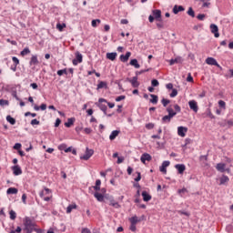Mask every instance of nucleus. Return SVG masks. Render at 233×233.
Here are the masks:
<instances>
[{
	"mask_svg": "<svg viewBox=\"0 0 233 233\" xmlns=\"http://www.w3.org/2000/svg\"><path fill=\"white\" fill-rule=\"evenodd\" d=\"M151 85L152 86H159V81H157V79H153Z\"/></svg>",
	"mask_w": 233,
	"mask_h": 233,
	"instance_id": "09e8293b",
	"label": "nucleus"
},
{
	"mask_svg": "<svg viewBox=\"0 0 233 233\" xmlns=\"http://www.w3.org/2000/svg\"><path fill=\"white\" fill-rule=\"evenodd\" d=\"M187 81L188 83H193L194 82V77H192V75L188 74V76L187 77Z\"/></svg>",
	"mask_w": 233,
	"mask_h": 233,
	"instance_id": "6e6d98bb",
	"label": "nucleus"
},
{
	"mask_svg": "<svg viewBox=\"0 0 233 233\" xmlns=\"http://www.w3.org/2000/svg\"><path fill=\"white\" fill-rule=\"evenodd\" d=\"M40 123L41 122H39V120H37V119H33V120H31V125H32V127H34V126H35V125H40Z\"/></svg>",
	"mask_w": 233,
	"mask_h": 233,
	"instance_id": "3c124183",
	"label": "nucleus"
},
{
	"mask_svg": "<svg viewBox=\"0 0 233 233\" xmlns=\"http://www.w3.org/2000/svg\"><path fill=\"white\" fill-rule=\"evenodd\" d=\"M107 84L105 81H100L97 85L96 90H101V88H106Z\"/></svg>",
	"mask_w": 233,
	"mask_h": 233,
	"instance_id": "c756f323",
	"label": "nucleus"
},
{
	"mask_svg": "<svg viewBox=\"0 0 233 233\" xmlns=\"http://www.w3.org/2000/svg\"><path fill=\"white\" fill-rule=\"evenodd\" d=\"M187 15H189L190 17H196V13L194 12V9L192 7L188 8Z\"/></svg>",
	"mask_w": 233,
	"mask_h": 233,
	"instance_id": "79ce46f5",
	"label": "nucleus"
},
{
	"mask_svg": "<svg viewBox=\"0 0 233 233\" xmlns=\"http://www.w3.org/2000/svg\"><path fill=\"white\" fill-rule=\"evenodd\" d=\"M28 54H30V48L25 47L23 49V51H21L20 55L25 57V56H28Z\"/></svg>",
	"mask_w": 233,
	"mask_h": 233,
	"instance_id": "e433bc0d",
	"label": "nucleus"
},
{
	"mask_svg": "<svg viewBox=\"0 0 233 233\" xmlns=\"http://www.w3.org/2000/svg\"><path fill=\"white\" fill-rule=\"evenodd\" d=\"M35 228V223L32 221L30 218L26 217L24 219V228H23L24 233H32L34 232Z\"/></svg>",
	"mask_w": 233,
	"mask_h": 233,
	"instance_id": "f257e3e1",
	"label": "nucleus"
},
{
	"mask_svg": "<svg viewBox=\"0 0 233 233\" xmlns=\"http://www.w3.org/2000/svg\"><path fill=\"white\" fill-rule=\"evenodd\" d=\"M39 197L44 199V201H50L52 199V189L45 187L39 192Z\"/></svg>",
	"mask_w": 233,
	"mask_h": 233,
	"instance_id": "f03ea898",
	"label": "nucleus"
},
{
	"mask_svg": "<svg viewBox=\"0 0 233 233\" xmlns=\"http://www.w3.org/2000/svg\"><path fill=\"white\" fill-rule=\"evenodd\" d=\"M104 103H106V99L99 98L98 103L96 105L100 108V110H102V112H104V114H106V110L108 107Z\"/></svg>",
	"mask_w": 233,
	"mask_h": 233,
	"instance_id": "39448f33",
	"label": "nucleus"
},
{
	"mask_svg": "<svg viewBox=\"0 0 233 233\" xmlns=\"http://www.w3.org/2000/svg\"><path fill=\"white\" fill-rule=\"evenodd\" d=\"M76 208H77V205L76 204L69 205L66 208V214H70L72 210H75Z\"/></svg>",
	"mask_w": 233,
	"mask_h": 233,
	"instance_id": "7c9ffc66",
	"label": "nucleus"
},
{
	"mask_svg": "<svg viewBox=\"0 0 233 233\" xmlns=\"http://www.w3.org/2000/svg\"><path fill=\"white\" fill-rule=\"evenodd\" d=\"M218 106H220V108H223V110H225L227 108V103H225V101L223 100H219Z\"/></svg>",
	"mask_w": 233,
	"mask_h": 233,
	"instance_id": "37998d69",
	"label": "nucleus"
},
{
	"mask_svg": "<svg viewBox=\"0 0 233 233\" xmlns=\"http://www.w3.org/2000/svg\"><path fill=\"white\" fill-rule=\"evenodd\" d=\"M12 61L15 64V66H17V65H19V58L18 57L13 56Z\"/></svg>",
	"mask_w": 233,
	"mask_h": 233,
	"instance_id": "de8ad7c7",
	"label": "nucleus"
},
{
	"mask_svg": "<svg viewBox=\"0 0 233 233\" xmlns=\"http://www.w3.org/2000/svg\"><path fill=\"white\" fill-rule=\"evenodd\" d=\"M66 24H60V23H58L56 25V28H57V30H59V32H63V28H66Z\"/></svg>",
	"mask_w": 233,
	"mask_h": 233,
	"instance_id": "a19ab883",
	"label": "nucleus"
},
{
	"mask_svg": "<svg viewBox=\"0 0 233 233\" xmlns=\"http://www.w3.org/2000/svg\"><path fill=\"white\" fill-rule=\"evenodd\" d=\"M146 128H147V130H152V128H154V124H152V123L147 124V125H146Z\"/></svg>",
	"mask_w": 233,
	"mask_h": 233,
	"instance_id": "4d7b16f0",
	"label": "nucleus"
},
{
	"mask_svg": "<svg viewBox=\"0 0 233 233\" xmlns=\"http://www.w3.org/2000/svg\"><path fill=\"white\" fill-rule=\"evenodd\" d=\"M176 96H177V89H172L170 97H176Z\"/></svg>",
	"mask_w": 233,
	"mask_h": 233,
	"instance_id": "603ef678",
	"label": "nucleus"
},
{
	"mask_svg": "<svg viewBox=\"0 0 233 233\" xmlns=\"http://www.w3.org/2000/svg\"><path fill=\"white\" fill-rule=\"evenodd\" d=\"M76 58L73 59L72 63L74 65V66H77L79 65V63H83V55L81 53H79V51H76L75 53Z\"/></svg>",
	"mask_w": 233,
	"mask_h": 233,
	"instance_id": "20e7f679",
	"label": "nucleus"
},
{
	"mask_svg": "<svg viewBox=\"0 0 233 233\" xmlns=\"http://www.w3.org/2000/svg\"><path fill=\"white\" fill-rule=\"evenodd\" d=\"M14 176H21L23 174V169H21V167L19 165L14 166L12 167Z\"/></svg>",
	"mask_w": 233,
	"mask_h": 233,
	"instance_id": "ddd939ff",
	"label": "nucleus"
},
{
	"mask_svg": "<svg viewBox=\"0 0 233 233\" xmlns=\"http://www.w3.org/2000/svg\"><path fill=\"white\" fill-rule=\"evenodd\" d=\"M6 121L10 123V125H15V118L12 117L11 116H6Z\"/></svg>",
	"mask_w": 233,
	"mask_h": 233,
	"instance_id": "ea45409f",
	"label": "nucleus"
},
{
	"mask_svg": "<svg viewBox=\"0 0 233 233\" xmlns=\"http://www.w3.org/2000/svg\"><path fill=\"white\" fill-rule=\"evenodd\" d=\"M181 63H183V58H181V56H177L175 59L169 60L170 66H172L173 65L181 64Z\"/></svg>",
	"mask_w": 233,
	"mask_h": 233,
	"instance_id": "aec40b11",
	"label": "nucleus"
},
{
	"mask_svg": "<svg viewBox=\"0 0 233 233\" xmlns=\"http://www.w3.org/2000/svg\"><path fill=\"white\" fill-rule=\"evenodd\" d=\"M63 74H67L66 69H61L57 71V76H63Z\"/></svg>",
	"mask_w": 233,
	"mask_h": 233,
	"instance_id": "8fccbe9b",
	"label": "nucleus"
},
{
	"mask_svg": "<svg viewBox=\"0 0 233 233\" xmlns=\"http://www.w3.org/2000/svg\"><path fill=\"white\" fill-rule=\"evenodd\" d=\"M61 125V119L60 118H56V123H55V127H57Z\"/></svg>",
	"mask_w": 233,
	"mask_h": 233,
	"instance_id": "338daca9",
	"label": "nucleus"
},
{
	"mask_svg": "<svg viewBox=\"0 0 233 233\" xmlns=\"http://www.w3.org/2000/svg\"><path fill=\"white\" fill-rule=\"evenodd\" d=\"M173 116H170L169 115H166L162 117V123L163 125H167L172 121Z\"/></svg>",
	"mask_w": 233,
	"mask_h": 233,
	"instance_id": "b1692460",
	"label": "nucleus"
},
{
	"mask_svg": "<svg viewBox=\"0 0 233 233\" xmlns=\"http://www.w3.org/2000/svg\"><path fill=\"white\" fill-rule=\"evenodd\" d=\"M131 56H132V53L127 52L126 55H121L119 59L122 63H127L128 59H130Z\"/></svg>",
	"mask_w": 233,
	"mask_h": 233,
	"instance_id": "4468645a",
	"label": "nucleus"
},
{
	"mask_svg": "<svg viewBox=\"0 0 233 233\" xmlns=\"http://www.w3.org/2000/svg\"><path fill=\"white\" fill-rule=\"evenodd\" d=\"M128 81L131 83L133 88H137L139 86V82L137 81V76L129 78Z\"/></svg>",
	"mask_w": 233,
	"mask_h": 233,
	"instance_id": "6ab92c4d",
	"label": "nucleus"
},
{
	"mask_svg": "<svg viewBox=\"0 0 233 233\" xmlns=\"http://www.w3.org/2000/svg\"><path fill=\"white\" fill-rule=\"evenodd\" d=\"M175 109V111H174ZM167 112L168 113V116H170L171 117H175V116L177 115V113L181 112V106H179V105L176 104L174 106V108H172V106H169L167 108Z\"/></svg>",
	"mask_w": 233,
	"mask_h": 233,
	"instance_id": "7ed1b4c3",
	"label": "nucleus"
},
{
	"mask_svg": "<svg viewBox=\"0 0 233 233\" xmlns=\"http://www.w3.org/2000/svg\"><path fill=\"white\" fill-rule=\"evenodd\" d=\"M119 134H121L120 130H114V131H112L110 136H109L110 141H114V139H116V137H117V136H119Z\"/></svg>",
	"mask_w": 233,
	"mask_h": 233,
	"instance_id": "4be33fe9",
	"label": "nucleus"
},
{
	"mask_svg": "<svg viewBox=\"0 0 233 233\" xmlns=\"http://www.w3.org/2000/svg\"><path fill=\"white\" fill-rule=\"evenodd\" d=\"M142 198L144 201H150V199H152V196H150L147 191L142 192Z\"/></svg>",
	"mask_w": 233,
	"mask_h": 233,
	"instance_id": "393cba45",
	"label": "nucleus"
},
{
	"mask_svg": "<svg viewBox=\"0 0 233 233\" xmlns=\"http://www.w3.org/2000/svg\"><path fill=\"white\" fill-rule=\"evenodd\" d=\"M207 65H210L211 66H217L218 68H221V66L218 65V61L214 57H208L206 59Z\"/></svg>",
	"mask_w": 233,
	"mask_h": 233,
	"instance_id": "423d86ee",
	"label": "nucleus"
},
{
	"mask_svg": "<svg viewBox=\"0 0 233 233\" xmlns=\"http://www.w3.org/2000/svg\"><path fill=\"white\" fill-rule=\"evenodd\" d=\"M129 228L132 232H136L137 230L136 224H131Z\"/></svg>",
	"mask_w": 233,
	"mask_h": 233,
	"instance_id": "69168bd1",
	"label": "nucleus"
},
{
	"mask_svg": "<svg viewBox=\"0 0 233 233\" xmlns=\"http://www.w3.org/2000/svg\"><path fill=\"white\" fill-rule=\"evenodd\" d=\"M9 216H10V219H12V221H14L15 219V218H17V213H15V211H14V210H10Z\"/></svg>",
	"mask_w": 233,
	"mask_h": 233,
	"instance_id": "58836bf2",
	"label": "nucleus"
},
{
	"mask_svg": "<svg viewBox=\"0 0 233 233\" xmlns=\"http://www.w3.org/2000/svg\"><path fill=\"white\" fill-rule=\"evenodd\" d=\"M74 121H76V119L74 118H68L67 122L65 123V127H66L67 128H70V127L72 125H74Z\"/></svg>",
	"mask_w": 233,
	"mask_h": 233,
	"instance_id": "f704fd0d",
	"label": "nucleus"
},
{
	"mask_svg": "<svg viewBox=\"0 0 233 233\" xmlns=\"http://www.w3.org/2000/svg\"><path fill=\"white\" fill-rule=\"evenodd\" d=\"M94 156V151L92 149L86 148L84 156L80 157V159H84V161H88Z\"/></svg>",
	"mask_w": 233,
	"mask_h": 233,
	"instance_id": "0eeeda50",
	"label": "nucleus"
},
{
	"mask_svg": "<svg viewBox=\"0 0 233 233\" xmlns=\"http://www.w3.org/2000/svg\"><path fill=\"white\" fill-rule=\"evenodd\" d=\"M188 106L190 110H193V112L198 113V111L199 110V107L198 106V102H196V100H190L188 102Z\"/></svg>",
	"mask_w": 233,
	"mask_h": 233,
	"instance_id": "6e6552de",
	"label": "nucleus"
},
{
	"mask_svg": "<svg viewBox=\"0 0 233 233\" xmlns=\"http://www.w3.org/2000/svg\"><path fill=\"white\" fill-rule=\"evenodd\" d=\"M109 205L110 207H114V208H121V205L117 201L114 199V198H109Z\"/></svg>",
	"mask_w": 233,
	"mask_h": 233,
	"instance_id": "a211bd4d",
	"label": "nucleus"
},
{
	"mask_svg": "<svg viewBox=\"0 0 233 233\" xmlns=\"http://www.w3.org/2000/svg\"><path fill=\"white\" fill-rule=\"evenodd\" d=\"M92 188H94V190H96V192H99V190H101V180L97 179L96 181V185L93 186Z\"/></svg>",
	"mask_w": 233,
	"mask_h": 233,
	"instance_id": "a878e982",
	"label": "nucleus"
},
{
	"mask_svg": "<svg viewBox=\"0 0 233 233\" xmlns=\"http://www.w3.org/2000/svg\"><path fill=\"white\" fill-rule=\"evenodd\" d=\"M150 97H152V99H150V103H152L153 105H157V101H158L157 96L150 95Z\"/></svg>",
	"mask_w": 233,
	"mask_h": 233,
	"instance_id": "72a5a7b5",
	"label": "nucleus"
},
{
	"mask_svg": "<svg viewBox=\"0 0 233 233\" xmlns=\"http://www.w3.org/2000/svg\"><path fill=\"white\" fill-rule=\"evenodd\" d=\"M127 98V96H117L116 98V101L117 102V103H119V101H123L124 99H126Z\"/></svg>",
	"mask_w": 233,
	"mask_h": 233,
	"instance_id": "5fc2aeb1",
	"label": "nucleus"
},
{
	"mask_svg": "<svg viewBox=\"0 0 233 233\" xmlns=\"http://www.w3.org/2000/svg\"><path fill=\"white\" fill-rule=\"evenodd\" d=\"M23 228L21 227H17L15 230L12 229L9 233H21Z\"/></svg>",
	"mask_w": 233,
	"mask_h": 233,
	"instance_id": "a18cd8bd",
	"label": "nucleus"
},
{
	"mask_svg": "<svg viewBox=\"0 0 233 233\" xmlns=\"http://www.w3.org/2000/svg\"><path fill=\"white\" fill-rule=\"evenodd\" d=\"M30 86H31V88H33V90H37V88H38V86L36 83L30 84Z\"/></svg>",
	"mask_w": 233,
	"mask_h": 233,
	"instance_id": "680f3d73",
	"label": "nucleus"
},
{
	"mask_svg": "<svg viewBox=\"0 0 233 233\" xmlns=\"http://www.w3.org/2000/svg\"><path fill=\"white\" fill-rule=\"evenodd\" d=\"M116 57H117V53H107L106 58L110 61H116Z\"/></svg>",
	"mask_w": 233,
	"mask_h": 233,
	"instance_id": "bb28decb",
	"label": "nucleus"
},
{
	"mask_svg": "<svg viewBox=\"0 0 233 233\" xmlns=\"http://www.w3.org/2000/svg\"><path fill=\"white\" fill-rule=\"evenodd\" d=\"M129 65H131V66H135V68H141V66L139 65V63L137 62V59H132L129 62Z\"/></svg>",
	"mask_w": 233,
	"mask_h": 233,
	"instance_id": "c85d7f7f",
	"label": "nucleus"
},
{
	"mask_svg": "<svg viewBox=\"0 0 233 233\" xmlns=\"http://www.w3.org/2000/svg\"><path fill=\"white\" fill-rule=\"evenodd\" d=\"M82 233H92V232L90 231V229L85 228L82 229Z\"/></svg>",
	"mask_w": 233,
	"mask_h": 233,
	"instance_id": "774afa93",
	"label": "nucleus"
},
{
	"mask_svg": "<svg viewBox=\"0 0 233 233\" xmlns=\"http://www.w3.org/2000/svg\"><path fill=\"white\" fill-rule=\"evenodd\" d=\"M187 132H188V128L185 127H177V134L180 137H185L187 136Z\"/></svg>",
	"mask_w": 233,
	"mask_h": 233,
	"instance_id": "9d476101",
	"label": "nucleus"
},
{
	"mask_svg": "<svg viewBox=\"0 0 233 233\" xmlns=\"http://www.w3.org/2000/svg\"><path fill=\"white\" fill-rule=\"evenodd\" d=\"M17 192H19V190L16 187H9L6 191V194H17Z\"/></svg>",
	"mask_w": 233,
	"mask_h": 233,
	"instance_id": "473e14b6",
	"label": "nucleus"
},
{
	"mask_svg": "<svg viewBox=\"0 0 233 233\" xmlns=\"http://www.w3.org/2000/svg\"><path fill=\"white\" fill-rule=\"evenodd\" d=\"M227 165L223 164V163H218L216 167L217 170H218V172H225V168H226Z\"/></svg>",
	"mask_w": 233,
	"mask_h": 233,
	"instance_id": "cd10ccee",
	"label": "nucleus"
},
{
	"mask_svg": "<svg viewBox=\"0 0 233 233\" xmlns=\"http://www.w3.org/2000/svg\"><path fill=\"white\" fill-rule=\"evenodd\" d=\"M5 105H8V100L0 99V106H5Z\"/></svg>",
	"mask_w": 233,
	"mask_h": 233,
	"instance_id": "13d9d810",
	"label": "nucleus"
},
{
	"mask_svg": "<svg viewBox=\"0 0 233 233\" xmlns=\"http://www.w3.org/2000/svg\"><path fill=\"white\" fill-rule=\"evenodd\" d=\"M84 132H85V134H92V128L86 127V128L84 129Z\"/></svg>",
	"mask_w": 233,
	"mask_h": 233,
	"instance_id": "e2e57ef3",
	"label": "nucleus"
},
{
	"mask_svg": "<svg viewBox=\"0 0 233 233\" xmlns=\"http://www.w3.org/2000/svg\"><path fill=\"white\" fill-rule=\"evenodd\" d=\"M152 14H153V17L156 19V21H159V22L162 21V19H161V10L155 9V10L152 11Z\"/></svg>",
	"mask_w": 233,
	"mask_h": 233,
	"instance_id": "f8f14e48",
	"label": "nucleus"
},
{
	"mask_svg": "<svg viewBox=\"0 0 233 233\" xmlns=\"http://www.w3.org/2000/svg\"><path fill=\"white\" fill-rule=\"evenodd\" d=\"M199 159H200V161H208V156H200Z\"/></svg>",
	"mask_w": 233,
	"mask_h": 233,
	"instance_id": "0e129e2a",
	"label": "nucleus"
},
{
	"mask_svg": "<svg viewBox=\"0 0 233 233\" xmlns=\"http://www.w3.org/2000/svg\"><path fill=\"white\" fill-rule=\"evenodd\" d=\"M175 168L177 169L178 174H183L187 170V167L184 164H177Z\"/></svg>",
	"mask_w": 233,
	"mask_h": 233,
	"instance_id": "f3484780",
	"label": "nucleus"
},
{
	"mask_svg": "<svg viewBox=\"0 0 233 233\" xmlns=\"http://www.w3.org/2000/svg\"><path fill=\"white\" fill-rule=\"evenodd\" d=\"M228 177L225 175L220 177V185H225V183H228Z\"/></svg>",
	"mask_w": 233,
	"mask_h": 233,
	"instance_id": "c9c22d12",
	"label": "nucleus"
},
{
	"mask_svg": "<svg viewBox=\"0 0 233 233\" xmlns=\"http://www.w3.org/2000/svg\"><path fill=\"white\" fill-rule=\"evenodd\" d=\"M97 24L101 25V20L100 19H95V20H92V22H91V25L93 26V28L97 27Z\"/></svg>",
	"mask_w": 233,
	"mask_h": 233,
	"instance_id": "4c0bfd02",
	"label": "nucleus"
},
{
	"mask_svg": "<svg viewBox=\"0 0 233 233\" xmlns=\"http://www.w3.org/2000/svg\"><path fill=\"white\" fill-rule=\"evenodd\" d=\"M197 19H198V21H203L205 19V14H199L197 15Z\"/></svg>",
	"mask_w": 233,
	"mask_h": 233,
	"instance_id": "864d4df0",
	"label": "nucleus"
},
{
	"mask_svg": "<svg viewBox=\"0 0 233 233\" xmlns=\"http://www.w3.org/2000/svg\"><path fill=\"white\" fill-rule=\"evenodd\" d=\"M14 149H15V150H20V149H21V144H20V143L15 144Z\"/></svg>",
	"mask_w": 233,
	"mask_h": 233,
	"instance_id": "052dcab7",
	"label": "nucleus"
},
{
	"mask_svg": "<svg viewBox=\"0 0 233 233\" xmlns=\"http://www.w3.org/2000/svg\"><path fill=\"white\" fill-rule=\"evenodd\" d=\"M94 198H96V199H97L100 203L105 200V196L101 193H98V191L94 193Z\"/></svg>",
	"mask_w": 233,
	"mask_h": 233,
	"instance_id": "5701e85b",
	"label": "nucleus"
},
{
	"mask_svg": "<svg viewBox=\"0 0 233 233\" xmlns=\"http://www.w3.org/2000/svg\"><path fill=\"white\" fill-rule=\"evenodd\" d=\"M209 28L211 30V34H214L215 37H219V28L216 24H211Z\"/></svg>",
	"mask_w": 233,
	"mask_h": 233,
	"instance_id": "1a4fd4ad",
	"label": "nucleus"
},
{
	"mask_svg": "<svg viewBox=\"0 0 233 233\" xmlns=\"http://www.w3.org/2000/svg\"><path fill=\"white\" fill-rule=\"evenodd\" d=\"M123 161H125V157H118L116 163H117V165H121V163H123Z\"/></svg>",
	"mask_w": 233,
	"mask_h": 233,
	"instance_id": "bf43d9fd",
	"label": "nucleus"
},
{
	"mask_svg": "<svg viewBox=\"0 0 233 233\" xmlns=\"http://www.w3.org/2000/svg\"><path fill=\"white\" fill-rule=\"evenodd\" d=\"M179 12H185V7L182 5H174L173 14L177 15Z\"/></svg>",
	"mask_w": 233,
	"mask_h": 233,
	"instance_id": "412c9836",
	"label": "nucleus"
},
{
	"mask_svg": "<svg viewBox=\"0 0 233 233\" xmlns=\"http://www.w3.org/2000/svg\"><path fill=\"white\" fill-rule=\"evenodd\" d=\"M29 65H30V66H36V65H39V60L37 59L36 55H34L31 56Z\"/></svg>",
	"mask_w": 233,
	"mask_h": 233,
	"instance_id": "dca6fc26",
	"label": "nucleus"
},
{
	"mask_svg": "<svg viewBox=\"0 0 233 233\" xmlns=\"http://www.w3.org/2000/svg\"><path fill=\"white\" fill-rule=\"evenodd\" d=\"M140 161L145 165L147 161H152V156L148 153H144L140 157Z\"/></svg>",
	"mask_w": 233,
	"mask_h": 233,
	"instance_id": "9b49d317",
	"label": "nucleus"
},
{
	"mask_svg": "<svg viewBox=\"0 0 233 233\" xmlns=\"http://www.w3.org/2000/svg\"><path fill=\"white\" fill-rule=\"evenodd\" d=\"M129 221L132 225H137V223H139V218H137V216H134L129 218Z\"/></svg>",
	"mask_w": 233,
	"mask_h": 233,
	"instance_id": "2f4dec72",
	"label": "nucleus"
},
{
	"mask_svg": "<svg viewBox=\"0 0 233 233\" xmlns=\"http://www.w3.org/2000/svg\"><path fill=\"white\" fill-rule=\"evenodd\" d=\"M161 103H162L163 106H168V105H170V100H168L167 98H163L161 100Z\"/></svg>",
	"mask_w": 233,
	"mask_h": 233,
	"instance_id": "c03bdc74",
	"label": "nucleus"
},
{
	"mask_svg": "<svg viewBox=\"0 0 233 233\" xmlns=\"http://www.w3.org/2000/svg\"><path fill=\"white\" fill-rule=\"evenodd\" d=\"M58 150H64V152H66V144H61L58 146Z\"/></svg>",
	"mask_w": 233,
	"mask_h": 233,
	"instance_id": "49530a36",
	"label": "nucleus"
},
{
	"mask_svg": "<svg viewBox=\"0 0 233 233\" xmlns=\"http://www.w3.org/2000/svg\"><path fill=\"white\" fill-rule=\"evenodd\" d=\"M169 166H170V161H164L159 167L160 172H163V174H167V167H169Z\"/></svg>",
	"mask_w": 233,
	"mask_h": 233,
	"instance_id": "2eb2a0df",
	"label": "nucleus"
}]
</instances>
